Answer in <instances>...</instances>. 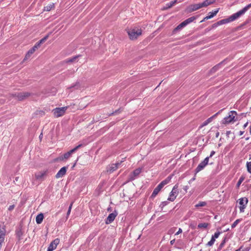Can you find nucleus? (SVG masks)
<instances>
[{"instance_id":"obj_1","label":"nucleus","mask_w":251,"mask_h":251,"mask_svg":"<svg viewBox=\"0 0 251 251\" xmlns=\"http://www.w3.org/2000/svg\"><path fill=\"white\" fill-rule=\"evenodd\" d=\"M251 7V3L247 6H246L242 9L240 10L238 12L232 14L228 18L223 19L218 21L217 23L214 24L213 26V27H216L217 25H221L225 24L227 23L230 22H232L234 21L235 20L238 18L241 15L244 14L245 12L248 10Z\"/></svg>"},{"instance_id":"obj_2","label":"nucleus","mask_w":251,"mask_h":251,"mask_svg":"<svg viewBox=\"0 0 251 251\" xmlns=\"http://www.w3.org/2000/svg\"><path fill=\"white\" fill-rule=\"evenodd\" d=\"M172 178L171 176H168L165 180H163L159 185L154 189L151 197L154 198L161 190V189L167 184H168Z\"/></svg>"},{"instance_id":"obj_3","label":"nucleus","mask_w":251,"mask_h":251,"mask_svg":"<svg viewBox=\"0 0 251 251\" xmlns=\"http://www.w3.org/2000/svg\"><path fill=\"white\" fill-rule=\"evenodd\" d=\"M237 115V112L235 111H231L228 114V116L225 117L222 122V123L225 125L228 124L235 121V118Z\"/></svg>"},{"instance_id":"obj_4","label":"nucleus","mask_w":251,"mask_h":251,"mask_svg":"<svg viewBox=\"0 0 251 251\" xmlns=\"http://www.w3.org/2000/svg\"><path fill=\"white\" fill-rule=\"evenodd\" d=\"M67 109L68 106L58 107L53 109L52 112L55 117L58 118L64 115Z\"/></svg>"},{"instance_id":"obj_5","label":"nucleus","mask_w":251,"mask_h":251,"mask_svg":"<svg viewBox=\"0 0 251 251\" xmlns=\"http://www.w3.org/2000/svg\"><path fill=\"white\" fill-rule=\"evenodd\" d=\"M82 146V144H79L78 146H76L75 148L68 151L63 154V156H60L58 158V159L60 161H63L64 159H68L71 155V154L76 151L78 149L81 148Z\"/></svg>"},{"instance_id":"obj_6","label":"nucleus","mask_w":251,"mask_h":251,"mask_svg":"<svg viewBox=\"0 0 251 251\" xmlns=\"http://www.w3.org/2000/svg\"><path fill=\"white\" fill-rule=\"evenodd\" d=\"M127 33L131 40H135L141 35L142 31L141 29H132L129 30Z\"/></svg>"},{"instance_id":"obj_7","label":"nucleus","mask_w":251,"mask_h":251,"mask_svg":"<svg viewBox=\"0 0 251 251\" xmlns=\"http://www.w3.org/2000/svg\"><path fill=\"white\" fill-rule=\"evenodd\" d=\"M31 95H32V94L31 93L23 92L15 94L13 95V97L17 98L19 100L21 101L25 100Z\"/></svg>"},{"instance_id":"obj_8","label":"nucleus","mask_w":251,"mask_h":251,"mask_svg":"<svg viewBox=\"0 0 251 251\" xmlns=\"http://www.w3.org/2000/svg\"><path fill=\"white\" fill-rule=\"evenodd\" d=\"M177 188H178V186L176 184L174 186V187L170 193V197L168 199V200L169 201H173L175 200L177 195L178 193Z\"/></svg>"},{"instance_id":"obj_9","label":"nucleus","mask_w":251,"mask_h":251,"mask_svg":"<svg viewBox=\"0 0 251 251\" xmlns=\"http://www.w3.org/2000/svg\"><path fill=\"white\" fill-rule=\"evenodd\" d=\"M201 8L200 3H196L189 5L186 9L187 13H189Z\"/></svg>"},{"instance_id":"obj_10","label":"nucleus","mask_w":251,"mask_h":251,"mask_svg":"<svg viewBox=\"0 0 251 251\" xmlns=\"http://www.w3.org/2000/svg\"><path fill=\"white\" fill-rule=\"evenodd\" d=\"M239 204L240 205V206L239 207L240 208V212H243L244 211V209L246 207V205L248 203V200L247 198H240L239 200Z\"/></svg>"},{"instance_id":"obj_11","label":"nucleus","mask_w":251,"mask_h":251,"mask_svg":"<svg viewBox=\"0 0 251 251\" xmlns=\"http://www.w3.org/2000/svg\"><path fill=\"white\" fill-rule=\"evenodd\" d=\"M209 161V157H206L204 160L201 162L198 167L196 168L195 171L196 173H198L201 170H202L205 166L208 164Z\"/></svg>"},{"instance_id":"obj_12","label":"nucleus","mask_w":251,"mask_h":251,"mask_svg":"<svg viewBox=\"0 0 251 251\" xmlns=\"http://www.w3.org/2000/svg\"><path fill=\"white\" fill-rule=\"evenodd\" d=\"M59 242L60 240L58 238H56L52 241L50 244L47 251H52L55 250L56 248L57 245L59 244Z\"/></svg>"},{"instance_id":"obj_13","label":"nucleus","mask_w":251,"mask_h":251,"mask_svg":"<svg viewBox=\"0 0 251 251\" xmlns=\"http://www.w3.org/2000/svg\"><path fill=\"white\" fill-rule=\"evenodd\" d=\"M117 215L118 212L116 210H115L113 213H110L106 218L105 223L106 224L111 223L114 220Z\"/></svg>"},{"instance_id":"obj_14","label":"nucleus","mask_w":251,"mask_h":251,"mask_svg":"<svg viewBox=\"0 0 251 251\" xmlns=\"http://www.w3.org/2000/svg\"><path fill=\"white\" fill-rule=\"evenodd\" d=\"M141 169L138 168L135 169L130 175L129 179L130 180H133L141 173Z\"/></svg>"},{"instance_id":"obj_15","label":"nucleus","mask_w":251,"mask_h":251,"mask_svg":"<svg viewBox=\"0 0 251 251\" xmlns=\"http://www.w3.org/2000/svg\"><path fill=\"white\" fill-rule=\"evenodd\" d=\"M67 168V167H62L56 174L55 177L58 178L63 176L66 173Z\"/></svg>"},{"instance_id":"obj_16","label":"nucleus","mask_w":251,"mask_h":251,"mask_svg":"<svg viewBox=\"0 0 251 251\" xmlns=\"http://www.w3.org/2000/svg\"><path fill=\"white\" fill-rule=\"evenodd\" d=\"M48 171L39 172L35 174V178L39 180H43L44 177L47 176Z\"/></svg>"},{"instance_id":"obj_17","label":"nucleus","mask_w":251,"mask_h":251,"mask_svg":"<svg viewBox=\"0 0 251 251\" xmlns=\"http://www.w3.org/2000/svg\"><path fill=\"white\" fill-rule=\"evenodd\" d=\"M215 2L214 0H205L202 3H200L201 8L205 7L208 6L209 5H211Z\"/></svg>"},{"instance_id":"obj_18","label":"nucleus","mask_w":251,"mask_h":251,"mask_svg":"<svg viewBox=\"0 0 251 251\" xmlns=\"http://www.w3.org/2000/svg\"><path fill=\"white\" fill-rule=\"evenodd\" d=\"M220 113V111L216 113L215 115L212 116V117L209 118L208 119H207L206 121H205L202 124L201 126H204L208 125L209 123H210L211 122H212V120L214 118L217 116L218 114Z\"/></svg>"},{"instance_id":"obj_19","label":"nucleus","mask_w":251,"mask_h":251,"mask_svg":"<svg viewBox=\"0 0 251 251\" xmlns=\"http://www.w3.org/2000/svg\"><path fill=\"white\" fill-rule=\"evenodd\" d=\"M121 162H121H118L115 164H112L110 167L108 171H109L110 173L114 172L118 168V166L121 164Z\"/></svg>"},{"instance_id":"obj_20","label":"nucleus","mask_w":251,"mask_h":251,"mask_svg":"<svg viewBox=\"0 0 251 251\" xmlns=\"http://www.w3.org/2000/svg\"><path fill=\"white\" fill-rule=\"evenodd\" d=\"M225 60L223 61H222L221 62L219 63V64H218L217 65H215V66H214L210 71V72L211 74H213V73H215L216 71H217L220 68L221 65L223 63V62L225 61Z\"/></svg>"},{"instance_id":"obj_21","label":"nucleus","mask_w":251,"mask_h":251,"mask_svg":"<svg viewBox=\"0 0 251 251\" xmlns=\"http://www.w3.org/2000/svg\"><path fill=\"white\" fill-rule=\"evenodd\" d=\"M44 215L43 213H40L36 217V222L38 224H41L43 220Z\"/></svg>"},{"instance_id":"obj_22","label":"nucleus","mask_w":251,"mask_h":251,"mask_svg":"<svg viewBox=\"0 0 251 251\" xmlns=\"http://www.w3.org/2000/svg\"><path fill=\"white\" fill-rule=\"evenodd\" d=\"M176 2H177V0H174L171 1L170 2L166 4V7H164L163 9L165 10V9L170 8L172 7L173 5H174V4H176Z\"/></svg>"},{"instance_id":"obj_23","label":"nucleus","mask_w":251,"mask_h":251,"mask_svg":"<svg viewBox=\"0 0 251 251\" xmlns=\"http://www.w3.org/2000/svg\"><path fill=\"white\" fill-rule=\"evenodd\" d=\"M79 57L78 55L74 56L73 57L71 58H68L66 59L64 62L66 63H70L75 62L76 59Z\"/></svg>"},{"instance_id":"obj_24","label":"nucleus","mask_w":251,"mask_h":251,"mask_svg":"<svg viewBox=\"0 0 251 251\" xmlns=\"http://www.w3.org/2000/svg\"><path fill=\"white\" fill-rule=\"evenodd\" d=\"M218 11L219 10L217 9L216 10L214 11L213 12H209V15L206 17V19H209L213 18L214 16H215L217 14V13L218 12Z\"/></svg>"},{"instance_id":"obj_25","label":"nucleus","mask_w":251,"mask_h":251,"mask_svg":"<svg viewBox=\"0 0 251 251\" xmlns=\"http://www.w3.org/2000/svg\"><path fill=\"white\" fill-rule=\"evenodd\" d=\"M54 4L51 3L44 7V11H50L52 8H54Z\"/></svg>"},{"instance_id":"obj_26","label":"nucleus","mask_w":251,"mask_h":251,"mask_svg":"<svg viewBox=\"0 0 251 251\" xmlns=\"http://www.w3.org/2000/svg\"><path fill=\"white\" fill-rule=\"evenodd\" d=\"M34 52L30 49L26 53L24 61L28 59Z\"/></svg>"},{"instance_id":"obj_27","label":"nucleus","mask_w":251,"mask_h":251,"mask_svg":"<svg viewBox=\"0 0 251 251\" xmlns=\"http://www.w3.org/2000/svg\"><path fill=\"white\" fill-rule=\"evenodd\" d=\"M197 17L196 16H192L191 17L186 20H185L186 23L188 24L191 23V22H193L194 20L196 19Z\"/></svg>"},{"instance_id":"obj_28","label":"nucleus","mask_w":251,"mask_h":251,"mask_svg":"<svg viewBox=\"0 0 251 251\" xmlns=\"http://www.w3.org/2000/svg\"><path fill=\"white\" fill-rule=\"evenodd\" d=\"M208 225V223H201L198 225V227L199 228H207Z\"/></svg>"},{"instance_id":"obj_29","label":"nucleus","mask_w":251,"mask_h":251,"mask_svg":"<svg viewBox=\"0 0 251 251\" xmlns=\"http://www.w3.org/2000/svg\"><path fill=\"white\" fill-rule=\"evenodd\" d=\"M215 241V239L212 236L210 241H209L206 244V246H209V247L212 246L214 244Z\"/></svg>"},{"instance_id":"obj_30","label":"nucleus","mask_w":251,"mask_h":251,"mask_svg":"<svg viewBox=\"0 0 251 251\" xmlns=\"http://www.w3.org/2000/svg\"><path fill=\"white\" fill-rule=\"evenodd\" d=\"M244 179H245V177L243 176H242L240 177V178L236 184L237 187H239L240 185H241L242 182L244 181Z\"/></svg>"},{"instance_id":"obj_31","label":"nucleus","mask_w":251,"mask_h":251,"mask_svg":"<svg viewBox=\"0 0 251 251\" xmlns=\"http://www.w3.org/2000/svg\"><path fill=\"white\" fill-rule=\"evenodd\" d=\"M206 205V202L205 201H201L199 203L197 204L195 206L197 207L204 206Z\"/></svg>"},{"instance_id":"obj_32","label":"nucleus","mask_w":251,"mask_h":251,"mask_svg":"<svg viewBox=\"0 0 251 251\" xmlns=\"http://www.w3.org/2000/svg\"><path fill=\"white\" fill-rule=\"evenodd\" d=\"M5 235V229L4 228H0V236L4 237Z\"/></svg>"},{"instance_id":"obj_33","label":"nucleus","mask_w":251,"mask_h":251,"mask_svg":"<svg viewBox=\"0 0 251 251\" xmlns=\"http://www.w3.org/2000/svg\"><path fill=\"white\" fill-rule=\"evenodd\" d=\"M23 233L21 229H19L16 231V235L19 237V239H20V237L22 236Z\"/></svg>"},{"instance_id":"obj_34","label":"nucleus","mask_w":251,"mask_h":251,"mask_svg":"<svg viewBox=\"0 0 251 251\" xmlns=\"http://www.w3.org/2000/svg\"><path fill=\"white\" fill-rule=\"evenodd\" d=\"M240 221V219L236 220L231 225V228H234L238 224V223Z\"/></svg>"},{"instance_id":"obj_35","label":"nucleus","mask_w":251,"mask_h":251,"mask_svg":"<svg viewBox=\"0 0 251 251\" xmlns=\"http://www.w3.org/2000/svg\"><path fill=\"white\" fill-rule=\"evenodd\" d=\"M247 167L248 172L251 174V161L247 162Z\"/></svg>"},{"instance_id":"obj_36","label":"nucleus","mask_w":251,"mask_h":251,"mask_svg":"<svg viewBox=\"0 0 251 251\" xmlns=\"http://www.w3.org/2000/svg\"><path fill=\"white\" fill-rule=\"evenodd\" d=\"M73 204V202H72L70 204L68 210V212H67V217L69 216V215L70 214V212H71V209H72V207Z\"/></svg>"},{"instance_id":"obj_37","label":"nucleus","mask_w":251,"mask_h":251,"mask_svg":"<svg viewBox=\"0 0 251 251\" xmlns=\"http://www.w3.org/2000/svg\"><path fill=\"white\" fill-rule=\"evenodd\" d=\"M183 28L180 24L178 25L174 29L173 32L175 33L176 31Z\"/></svg>"},{"instance_id":"obj_38","label":"nucleus","mask_w":251,"mask_h":251,"mask_svg":"<svg viewBox=\"0 0 251 251\" xmlns=\"http://www.w3.org/2000/svg\"><path fill=\"white\" fill-rule=\"evenodd\" d=\"M48 37H49V35L46 36L45 37H44L43 38H42L41 40H40L39 41L40 43H41V44L43 43L47 40Z\"/></svg>"},{"instance_id":"obj_39","label":"nucleus","mask_w":251,"mask_h":251,"mask_svg":"<svg viewBox=\"0 0 251 251\" xmlns=\"http://www.w3.org/2000/svg\"><path fill=\"white\" fill-rule=\"evenodd\" d=\"M75 88V89H77L79 87V83H76V84L74 85H73L72 86L69 88V89H72L73 88Z\"/></svg>"},{"instance_id":"obj_40","label":"nucleus","mask_w":251,"mask_h":251,"mask_svg":"<svg viewBox=\"0 0 251 251\" xmlns=\"http://www.w3.org/2000/svg\"><path fill=\"white\" fill-rule=\"evenodd\" d=\"M4 237L0 236V250L1 248L2 244L4 242Z\"/></svg>"},{"instance_id":"obj_41","label":"nucleus","mask_w":251,"mask_h":251,"mask_svg":"<svg viewBox=\"0 0 251 251\" xmlns=\"http://www.w3.org/2000/svg\"><path fill=\"white\" fill-rule=\"evenodd\" d=\"M220 234V232H215L214 235L212 236V237L213 238H214L215 239L216 238H217L219 235Z\"/></svg>"},{"instance_id":"obj_42","label":"nucleus","mask_w":251,"mask_h":251,"mask_svg":"<svg viewBox=\"0 0 251 251\" xmlns=\"http://www.w3.org/2000/svg\"><path fill=\"white\" fill-rule=\"evenodd\" d=\"M167 203H168V202L167 201H163L161 203L160 207H161L162 208L164 206L166 205L167 204Z\"/></svg>"},{"instance_id":"obj_43","label":"nucleus","mask_w":251,"mask_h":251,"mask_svg":"<svg viewBox=\"0 0 251 251\" xmlns=\"http://www.w3.org/2000/svg\"><path fill=\"white\" fill-rule=\"evenodd\" d=\"M180 24L182 26V27H183L185 26L186 25H187V24L186 23L185 21H184Z\"/></svg>"},{"instance_id":"obj_44","label":"nucleus","mask_w":251,"mask_h":251,"mask_svg":"<svg viewBox=\"0 0 251 251\" xmlns=\"http://www.w3.org/2000/svg\"><path fill=\"white\" fill-rule=\"evenodd\" d=\"M14 207H15L14 204L11 205L8 207V210L9 211H11L14 208Z\"/></svg>"},{"instance_id":"obj_45","label":"nucleus","mask_w":251,"mask_h":251,"mask_svg":"<svg viewBox=\"0 0 251 251\" xmlns=\"http://www.w3.org/2000/svg\"><path fill=\"white\" fill-rule=\"evenodd\" d=\"M225 240H224V241H223L222 242V243L220 244V246H219V248H220V249H221V248L223 247L224 245L225 244Z\"/></svg>"},{"instance_id":"obj_46","label":"nucleus","mask_w":251,"mask_h":251,"mask_svg":"<svg viewBox=\"0 0 251 251\" xmlns=\"http://www.w3.org/2000/svg\"><path fill=\"white\" fill-rule=\"evenodd\" d=\"M38 48L35 45L30 49L33 52L37 49Z\"/></svg>"},{"instance_id":"obj_47","label":"nucleus","mask_w":251,"mask_h":251,"mask_svg":"<svg viewBox=\"0 0 251 251\" xmlns=\"http://www.w3.org/2000/svg\"><path fill=\"white\" fill-rule=\"evenodd\" d=\"M38 48L35 45L30 49L33 52L37 49Z\"/></svg>"},{"instance_id":"obj_48","label":"nucleus","mask_w":251,"mask_h":251,"mask_svg":"<svg viewBox=\"0 0 251 251\" xmlns=\"http://www.w3.org/2000/svg\"><path fill=\"white\" fill-rule=\"evenodd\" d=\"M182 229L180 228H179L178 231L175 234V235H178L179 234L182 233Z\"/></svg>"},{"instance_id":"obj_49","label":"nucleus","mask_w":251,"mask_h":251,"mask_svg":"<svg viewBox=\"0 0 251 251\" xmlns=\"http://www.w3.org/2000/svg\"><path fill=\"white\" fill-rule=\"evenodd\" d=\"M189 189L188 186H185L183 187V189L184 190L185 192H187V190Z\"/></svg>"},{"instance_id":"obj_50","label":"nucleus","mask_w":251,"mask_h":251,"mask_svg":"<svg viewBox=\"0 0 251 251\" xmlns=\"http://www.w3.org/2000/svg\"><path fill=\"white\" fill-rule=\"evenodd\" d=\"M41 44V43L39 41L35 45V46H36V47L38 48L40 47Z\"/></svg>"},{"instance_id":"obj_51","label":"nucleus","mask_w":251,"mask_h":251,"mask_svg":"<svg viewBox=\"0 0 251 251\" xmlns=\"http://www.w3.org/2000/svg\"><path fill=\"white\" fill-rule=\"evenodd\" d=\"M215 153V152L214 151H212L210 153V155L209 156V158L212 157Z\"/></svg>"},{"instance_id":"obj_52","label":"nucleus","mask_w":251,"mask_h":251,"mask_svg":"<svg viewBox=\"0 0 251 251\" xmlns=\"http://www.w3.org/2000/svg\"><path fill=\"white\" fill-rule=\"evenodd\" d=\"M175 239H173V240L171 241L170 244L171 245H173L175 243Z\"/></svg>"},{"instance_id":"obj_53","label":"nucleus","mask_w":251,"mask_h":251,"mask_svg":"<svg viewBox=\"0 0 251 251\" xmlns=\"http://www.w3.org/2000/svg\"><path fill=\"white\" fill-rule=\"evenodd\" d=\"M231 133V131H227L226 132V135L227 136H228Z\"/></svg>"},{"instance_id":"obj_54","label":"nucleus","mask_w":251,"mask_h":251,"mask_svg":"<svg viewBox=\"0 0 251 251\" xmlns=\"http://www.w3.org/2000/svg\"><path fill=\"white\" fill-rule=\"evenodd\" d=\"M244 131H240L239 132V135H240V136H241V135H243V133H244Z\"/></svg>"},{"instance_id":"obj_55","label":"nucleus","mask_w":251,"mask_h":251,"mask_svg":"<svg viewBox=\"0 0 251 251\" xmlns=\"http://www.w3.org/2000/svg\"><path fill=\"white\" fill-rule=\"evenodd\" d=\"M173 232H174V230H173V229H171V230H170L169 231V233H170V234H171V233H173Z\"/></svg>"},{"instance_id":"obj_56","label":"nucleus","mask_w":251,"mask_h":251,"mask_svg":"<svg viewBox=\"0 0 251 251\" xmlns=\"http://www.w3.org/2000/svg\"><path fill=\"white\" fill-rule=\"evenodd\" d=\"M248 124V122H247V123H246L244 125V128H245V127H246L247 126Z\"/></svg>"},{"instance_id":"obj_57","label":"nucleus","mask_w":251,"mask_h":251,"mask_svg":"<svg viewBox=\"0 0 251 251\" xmlns=\"http://www.w3.org/2000/svg\"><path fill=\"white\" fill-rule=\"evenodd\" d=\"M219 135V132L216 133V137H218Z\"/></svg>"},{"instance_id":"obj_58","label":"nucleus","mask_w":251,"mask_h":251,"mask_svg":"<svg viewBox=\"0 0 251 251\" xmlns=\"http://www.w3.org/2000/svg\"><path fill=\"white\" fill-rule=\"evenodd\" d=\"M207 19H206V17L203 19V20H202L201 22H202L203 21H205V20H206Z\"/></svg>"},{"instance_id":"obj_59","label":"nucleus","mask_w":251,"mask_h":251,"mask_svg":"<svg viewBox=\"0 0 251 251\" xmlns=\"http://www.w3.org/2000/svg\"><path fill=\"white\" fill-rule=\"evenodd\" d=\"M241 247L240 248H239V249L236 250L235 251H241Z\"/></svg>"},{"instance_id":"obj_60","label":"nucleus","mask_w":251,"mask_h":251,"mask_svg":"<svg viewBox=\"0 0 251 251\" xmlns=\"http://www.w3.org/2000/svg\"><path fill=\"white\" fill-rule=\"evenodd\" d=\"M42 136H43L42 133H41V134H40V136H39L40 138H41V137H42Z\"/></svg>"}]
</instances>
